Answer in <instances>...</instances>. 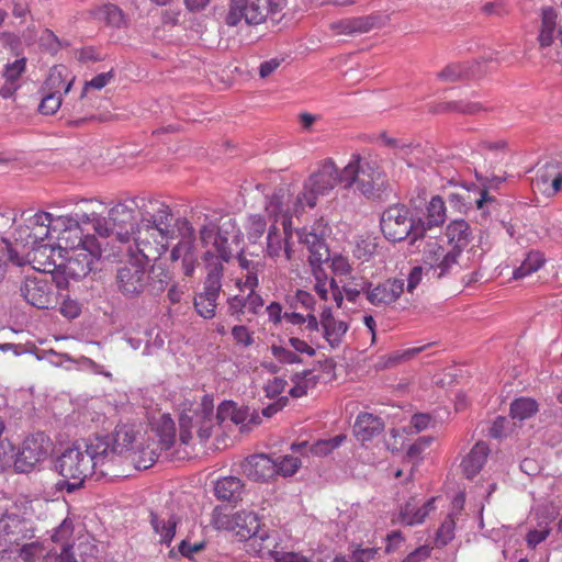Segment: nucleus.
Masks as SVG:
<instances>
[{"label": "nucleus", "instance_id": "f257e3e1", "mask_svg": "<svg viewBox=\"0 0 562 562\" xmlns=\"http://www.w3.org/2000/svg\"><path fill=\"white\" fill-rule=\"evenodd\" d=\"M158 217H144L134 233V244L125 246V261L116 269L115 288L126 299L140 296L149 286L147 267L168 249L175 231L170 229L171 213L168 205L157 204Z\"/></svg>", "mask_w": 562, "mask_h": 562}, {"label": "nucleus", "instance_id": "f03ea898", "mask_svg": "<svg viewBox=\"0 0 562 562\" xmlns=\"http://www.w3.org/2000/svg\"><path fill=\"white\" fill-rule=\"evenodd\" d=\"M211 522L215 529L229 531L238 540L248 541L246 550L255 557H269L274 562H311L300 552L291 551V547L283 543L280 531L262 529L254 512L227 514L217 506L212 513Z\"/></svg>", "mask_w": 562, "mask_h": 562}, {"label": "nucleus", "instance_id": "7ed1b4c3", "mask_svg": "<svg viewBox=\"0 0 562 562\" xmlns=\"http://www.w3.org/2000/svg\"><path fill=\"white\" fill-rule=\"evenodd\" d=\"M265 211L270 225L267 231L266 255L274 261L293 258L292 216L296 213L290 205V188H279L266 203Z\"/></svg>", "mask_w": 562, "mask_h": 562}, {"label": "nucleus", "instance_id": "20e7f679", "mask_svg": "<svg viewBox=\"0 0 562 562\" xmlns=\"http://www.w3.org/2000/svg\"><path fill=\"white\" fill-rule=\"evenodd\" d=\"M132 438V428L122 426L113 437H95L86 443L95 480L124 476L127 442Z\"/></svg>", "mask_w": 562, "mask_h": 562}, {"label": "nucleus", "instance_id": "39448f33", "mask_svg": "<svg viewBox=\"0 0 562 562\" xmlns=\"http://www.w3.org/2000/svg\"><path fill=\"white\" fill-rule=\"evenodd\" d=\"M58 238V258L65 262L66 273L74 279L89 274L94 263L100 259L101 244L92 235H85L76 224Z\"/></svg>", "mask_w": 562, "mask_h": 562}, {"label": "nucleus", "instance_id": "423d86ee", "mask_svg": "<svg viewBox=\"0 0 562 562\" xmlns=\"http://www.w3.org/2000/svg\"><path fill=\"white\" fill-rule=\"evenodd\" d=\"M157 204L165 205L158 200L146 196H133L124 202L116 203L109 211V220L114 226L117 225L119 229L114 232V227L110 228V233L113 232L116 238L125 246L134 244V233L142 224L144 217H148L151 221L158 217Z\"/></svg>", "mask_w": 562, "mask_h": 562}, {"label": "nucleus", "instance_id": "0eeeda50", "mask_svg": "<svg viewBox=\"0 0 562 562\" xmlns=\"http://www.w3.org/2000/svg\"><path fill=\"white\" fill-rule=\"evenodd\" d=\"M23 224H19L13 232L16 246L23 248L42 245L53 233H56V240L64 233L72 228L75 222L69 218L53 217L50 213L38 211L35 213L23 212Z\"/></svg>", "mask_w": 562, "mask_h": 562}, {"label": "nucleus", "instance_id": "6e6552de", "mask_svg": "<svg viewBox=\"0 0 562 562\" xmlns=\"http://www.w3.org/2000/svg\"><path fill=\"white\" fill-rule=\"evenodd\" d=\"M339 176L340 171L331 159L322 161L318 169L304 181L302 191L295 196L290 191V205L293 212L301 213L306 207H315L318 199L329 194L340 182Z\"/></svg>", "mask_w": 562, "mask_h": 562}, {"label": "nucleus", "instance_id": "1a4fd4ad", "mask_svg": "<svg viewBox=\"0 0 562 562\" xmlns=\"http://www.w3.org/2000/svg\"><path fill=\"white\" fill-rule=\"evenodd\" d=\"M340 183L356 190L367 198L373 196L385 182V175L375 160L353 154L349 162L340 170Z\"/></svg>", "mask_w": 562, "mask_h": 562}, {"label": "nucleus", "instance_id": "9d476101", "mask_svg": "<svg viewBox=\"0 0 562 562\" xmlns=\"http://www.w3.org/2000/svg\"><path fill=\"white\" fill-rule=\"evenodd\" d=\"M90 463L91 459H89L86 447L83 450L78 446L66 448L55 461V469L61 476L56 483V488L69 494L81 488L85 481L93 476Z\"/></svg>", "mask_w": 562, "mask_h": 562}, {"label": "nucleus", "instance_id": "9b49d317", "mask_svg": "<svg viewBox=\"0 0 562 562\" xmlns=\"http://www.w3.org/2000/svg\"><path fill=\"white\" fill-rule=\"evenodd\" d=\"M381 229L385 238L391 241L409 238L411 243H415L426 234V225L423 220H415L409 209L403 204L392 205L383 212Z\"/></svg>", "mask_w": 562, "mask_h": 562}, {"label": "nucleus", "instance_id": "f8f14e48", "mask_svg": "<svg viewBox=\"0 0 562 562\" xmlns=\"http://www.w3.org/2000/svg\"><path fill=\"white\" fill-rule=\"evenodd\" d=\"M203 246L213 252V262L222 263L232 257V245L239 246L243 234L237 227L236 221L227 218L220 226L214 223L205 224L200 232Z\"/></svg>", "mask_w": 562, "mask_h": 562}, {"label": "nucleus", "instance_id": "ddd939ff", "mask_svg": "<svg viewBox=\"0 0 562 562\" xmlns=\"http://www.w3.org/2000/svg\"><path fill=\"white\" fill-rule=\"evenodd\" d=\"M284 0H231L225 22L238 25L243 20L248 25H259L270 13L281 11Z\"/></svg>", "mask_w": 562, "mask_h": 562}, {"label": "nucleus", "instance_id": "4468645a", "mask_svg": "<svg viewBox=\"0 0 562 562\" xmlns=\"http://www.w3.org/2000/svg\"><path fill=\"white\" fill-rule=\"evenodd\" d=\"M213 402L204 396L198 409L184 411L179 418L180 441L190 445L193 440V430L196 432L200 442H205L212 435L214 427Z\"/></svg>", "mask_w": 562, "mask_h": 562}, {"label": "nucleus", "instance_id": "2eb2a0df", "mask_svg": "<svg viewBox=\"0 0 562 562\" xmlns=\"http://www.w3.org/2000/svg\"><path fill=\"white\" fill-rule=\"evenodd\" d=\"M204 261L207 269V276L204 281V290L194 299V307L203 318H212L215 315L217 299L222 289L223 267L220 262H213V252H204Z\"/></svg>", "mask_w": 562, "mask_h": 562}, {"label": "nucleus", "instance_id": "dca6fc26", "mask_svg": "<svg viewBox=\"0 0 562 562\" xmlns=\"http://www.w3.org/2000/svg\"><path fill=\"white\" fill-rule=\"evenodd\" d=\"M25 255L20 257L12 248H8L9 260L16 266L29 263L43 276L53 273L56 268L64 267L65 262L58 258V240L55 245L42 244L25 248Z\"/></svg>", "mask_w": 562, "mask_h": 562}, {"label": "nucleus", "instance_id": "f3484780", "mask_svg": "<svg viewBox=\"0 0 562 562\" xmlns=\"http://www.w3.org/2000/svg\"><path fill=\"white\" fill-rule=\"evenodd\" d=\"M52 449L50 439L43 432L26 437L14 460L18 472H29L34 465L46 459Z\"/></svg>", "mask_w": 562, "mask_h": 562}, {"label": "nucleus", "instance_id": "a211bd4d", "mask_svg": "<svg viewBox=\"0 0 562 562\" xmlns=\"http://www.w3.org/2000/svg\"><path fill=\"white\" fill-rule=\"evenodd\" d=\"M458 250H447L437 241L427 244L424 250V262L430 278L441 279L451 274L458 267Z\"/></svg>", "mask_w": 562, "mask_h": 562}, {"label": "nucleus", "instance_id": "6ab92c4d", "mask_svg": "<svg viewBox=\"0 0 562 562\" xmlns=\"http://www.w3.org/2000/svg\"><path fill=\"white\" fill-rule=\"evenodd\" d=\"M52 276L27 277L21 286L25 301L37 307L48 308L54 302Z\"/></svg>", "mask_w": 562, "mask_h": 562}, {"label": "nucleus", "instance_id": "aec40b11", "mask_svg": "<svg viewBox=\"0 0 562 562\" xmlns=\"http://www.w3.org/2000/svg\"><path fill=\"white\" fill-rule=\"evenodd\" d=\"M126 465H133L135 469H148L157 460L160 446L154 440H136L135 431L132 428V438L127 442Z\"/></svg>", "mask_w": 562, "mask_h": 562}, {"label": "nucleus", "instance_id": "412c9836", "mask_svg": "<svg viewBox=\"0 0 562 562\" xmlns=\"http://www.w3.org/2000/svg\"><path fill=\"white\" fill-rule=\"evenodd\" d=\"M66 71V68L64 67H54L50 70L46 85L56 91L43 97L38 105V111L42 114L50 115L56 113L61 105V98L58 94L59 90L64 89V93H68L70 91L74 78H71L68 82H65L64 77Z\"/></svg>", "mask_w": 562, "mask_h": 562}, {"label": "nucleus", "instance_id": "4be33fe9", "mask_svg": "<svg viewBox=\"0 0 562 562\" xmlns=\"http://www.w3.org/2000/svg\"><path fill=\"white\" fill-rule=\"evenodd\" d=\"M436 498L432 497L425 503H420L416 498H411L400 510L393 515L392 522L394 525L415 526L424 522L425 518L435 509Z\"/></svg>", "mask_w": 562, "mask_h": 562}, {"label": "nucleus", "instance_id": "5701e85b", "mask_svg": "<svg viewBox=\"0 0 562 562\" xmlns=\"http://www.w3.org/2000/svg\"><path fill=\"white\" fill-rule=\"evenodd\" d=\"M321 327L323 338L331 349H337L341 346L344 337L349 329L348 323L335 317L331 308L327 306L321 313Z\"/></svg>", "mask_w": 562, "mask_h": 562}, {"label": "nucleus", "instance_id": "b1692460", "mask_svg": "<svg viewBox=\"0 0 562 562\" xmlns=\"http://www.w3.org/2000/svg\"><path fill=\"white\" fill-rule=\"evenodd\" d=\"M241 470L248 479L257 482H266L277 476L274 460L263 453L245 459Z\"/></svg>", "mask_w": 562, "mask_h": 562}, {"label": "nucleus", "instance_id": "393cba45", "mask_svg": "<svg viewBox=\"0 0 562 562\" xmlns=\"http://www.w3.org/2000/svg\"><path fill=\"white\" fill-rule=\"evenodd\" d=\"M300 243L304 244L310 251V262L312 266L321 265L329 260L328 247L324 241V231L316 232V228L302 229L297 232Z\"/></svg>", "mask_w": 562, "mask_h": 562}, {"label": "nucleus", "instance_id": "a878e982", "mask_svg": "<svg viewBox=\"0 0 562 562\" xmlns=\"http://www.w3.org/2000/svg\"><path fill=\"white\" fill-rule=\"evenodd\" d=\"M404 292V280L389 279L366 291L368 301L376 306L394 303Z\"/></svg>", "mask_w": 562, "mask_h": 562}, {"label": "nucleus", "instance_id": "bb28decb", "mask_svg": "<svg viewBox=\"0 0 562 562\" xmlns=\"http://www.w3.org/2000/svg\"><path fill=\"white\" fill-rule=\"evenodd\" d=\"M72 532V522L67 519L55 529L52 540L60 546V552H52L50 562H78L75 557L74 546L69 543Z\"/></svg>", "mask_w": 562, "mask_h": 562}, {"label": "nucleus", "instance_id": "cd10ccee", "mask_svg": "<svg viewBox=\"0 0 562 562\" xmlns=\"http://www.w3.org/2000/svg\"><path fill=\"white\" fill-rule=\"evenodd\" d=\"M179 237V241L172 248L170 257L172 261L182 260L187 257L196 256L194 248V229L184 218H179L175 224Z\"/></svg>", "mask_w": 562, "mask_h": 562}, {"label": "nucleus", "instance_id": "c85d7f7f", "mask_svg": "<svg viewBox=\"0 0 562 562\" xmlns=\"http://www.w3.org/2000/svg\"><path fill=\"white\" fill-rule=\"evenodd\" d=\"M313 267V276L315 278L314 290L319 299L325 302L333 300L337 307H341L344 294L337 282L333 278L329 279L319 265Z\"/></svg>", "mask_w": 562, "mask_h": 562}, {"label": "nucleus", "instance_id": "c756f323", "mask_svg": "<svg viewBox=\"0 0 562 562\" xmlns=\"http://www.w3.org/2000/svg\"><path fill=\"white\" fill-rule=\"evenodd\" d=\"M538 40L543 48L551 46L555 40L558 41L557 46L562 48V29L558 26V12L552 8L542 10Z\"/></svg>", "mask_w": 562, "mask_h": 562}, {"label": "nucleus", "instance_id": "7c9ffc66", "mask_svg": "<svg viewBox=\"0 0 562 562\" xmlns=\"http://www.w3.org/2000/svg\"><path fill=\"white\" fill-rule=\"evenodd\" d=\"M213 491L217 499L238 504L245 494V484L237 476H224L214 482Z\"/></svg>", "mask_w": 562, "mask_h": 562}, {"label": "nucleus", "instance_id": "2f4dec72", "mask_svg": "<svg viewBox=\"0 0 562 562\" xmlns=\"http://www.w3.org/2000/svg\"><path fill=\"white\" fill-rule=\"evenodd\" d=\"M346 439V436L338 435L328 439H319L314 443L310 445L307 441H301L297 443L291 445V450L296 453H301L302 456H316V457H325L329 454L331 451L337 449Z\"/></svg>", "mask_w": 562, "mask_h": 562}, {"label": "nucleus", "instance_id": "473e14b6", "mask_svg": "<svg viewBox=\"0 0 562 562\" xmlns=\"http://www.w3.org/2000/svg\"><path fill=\"white\" fill-rule=\"evenodd\" d=\"M384 429V423L379 416L362 413L358 415L353 425V432L358 440L369 441L380 435Z\"/></svg>", "mask_w": 562, "mask_h": 562}, {"label": "nucleus", "instance_id": "72a5a7b5", "mask_svg": "<svg viewBox=\"0 0 562 562\" xmlns=\"http://www.w3.org/2000/svg\"><path fill=\"white\" fill-rule=\"evenodd\" d=\"M472 232L464 220H454L446 227V237L452 250L459 254L468 246L471 240Z\"/></svg>", "mask_w": 562, "mask_h": 562}, {"label": "nucleus", "instance_id": "f704fd0d", "mask_svg": "<svg viewBox=\"0 0 562 562\" xmlns=\"http://www.w3.org/2000/svg\"><path fill=\"white\" fill-rule=\"evenodd\" d=\"M151 431L158 437L156 441L160 449H169L175 442L176 427L175 423L168 414H160L150 422Z\"/></svg>", "mask_w": 562, "mask_h": 562}, {"label": "nucleus", "instance_id": "c9c22d12", "mask_svg": "<svg viewBox=\"0 0 562 562\" xmlns=\"http://www.w3.org/2000/svg\"><path fill=\"white\" fill-rule=\"evenodd\" d=\"M488 453L490 448L485 442L480 441L474 445V447L461 463L462 470L467 477L471 479L481 471L484 463L486 462Z\"/></svg>", "mask_w": 562, "mask_h": 562}, {"label": "nucleus", "instance_id": "e433bc0d", "mask_svg": "<svg viewBox=\"0 0 562 562\" xmlns=\"http://www.w3.org/2000/svg\"><path fill=\"white\" fill-rule=\"evenodd\" d=\"M24 530V522L14 515H5L0 518V543H19L20 533Z\"/></svg>", "mask_w": 562, "mask_h": 562}, {"label": "nucleus", "instance_id": "4c0bfd02", "mask_svg": "<svg viewBox=\"0 0 562 562\" xmlns=\"http://www.w3.org/2000/svg\"><path fill=\"white\" fill-rule=\"evenodd\" d=\"M491 200L492 199L488 196L486 191H482L480 198L476 200H472L470 192L468 191L462 193H450L448 198L449 204L459 213H467L470 209H472L474 203L476 204L477 209H482L483 204Z\"/></svg>", "mask_w": 562, "mask_h": 562}, {"label": "nucleus", "instance_id": "58836bf2", "mask_svg": "<svg viewBox=\"0 0 562 562\" xmlns=\"http://www.w3.org/2000/svg\"><path fill=\"white\" fill-rule=\"evenodd\" d=\"M150 522L155 532L160 536V542L170 544L176 533V518L173 516L162 517L151 513Z\"/></svg>", "mask_w": 562, "mask_h": 562}, {"label": "nucleus", "instance_id": "ea45409f", "mask_svg": "<svg viewBox=\"0 0 562 562\" xmlns=\"http://www.w3.org/2000/svg\"><path fill=\"white\" fill-rule=\"evenodd\" d=\"M426 211V220H423L426 225V232L434 227H439L445 223L447 218L446 205L439 195L431 198Z\"/></svg>", "mask_w": 562, "mask_h": 562}, {"label": "nucleus", "instance_id": "a19ab883", "mask_svg": "<svg viewBox=\"0 0 562 562\" xmlns=\"http://www.w3.org/2000/svg\"><path fill=\"white\" fill-rule=\"evenodd\" d=\"M21 562H50L52 550H46L40 542L22 546L19 551Z\"/></svg>", "mask_w": 562, "mask_h": 562}, {"label": "nucleus", "instance_id": "79ce46f5", "mask_svg": "<svg viewBox=\"0 0 562 562\" xmlns=\"http://www.w3.org/2000/svg\"><path fill=\"white\" fill-rule=\"evenodd\" d=\"M546 259L540 251H530L522 263L513 272L514 279H522L538 271L544 263Z\"/></svg>", "mask_w": 562, "mask_h": 562}, {"label": "nucleus", "instance_id": "37998d69", "mask_svg": "<svg viewBox=\"0 0 562 562\" xmlns=\"http://www.w3.org/2000/svg\"><path fill=\"white\" fill-rule=\"evenodd\" d=\"M59 218H69L71 220L72 222H75L76 224V227L83 233V229L82 227L80 226L81 223H93L94 224V228L97 231V233L101 236H110V228L102 225V221L101 218L95 214V213H91V214H87V213H79V212H76L71 215H63V216H59Z\"/></svg>", "mask_w": 562, "mask_h": 562}, {"label": "nucleus", "instance_id": "c03bdc74", "mask_svg": "<svg viewBox=\"0 0 562 562\" xmlns=\"http://www.w3.org/2000/svg\"><path fill=\"white\" fill-rule=\"evenodd\" d=\"M537 411V402L529 397L517 398L510 405L512 417L519 420L531 417Z\"/></svg>", "mask_w": 562, "mask_h": 562}, {"label": "nucleus", "instance_id": "a18cd8bd", "mask_svg": "<svg viewBox=\"0 0 562 562\" xmlns=\"http://www.w3.org/2000/svg\"><path fill=\"white\" fill-rule=\"evenodd\" d=\"M246 235L251 243H257L267 229V221L260 214L249 215L245 225Z\"/></svg>", "mask_w": 562, "mask_h": 562}, {"label": "nucleus", "instance_id": "49530a36", "mask_svg": "<svg viewBox=\"0 0 562 562\" xmlns=\"http://www.w3.org/2000/svg\"><path fill=\"white\" fill-rule=\"evenodd\" d=\"M277 475L283 477L294 475L301 468V460L293 456H283L274 460Z\"/></svg>", "mask_w": 562, "mask_h": 562}, {"label": "nucleus", "instance_id": "de8ad7c7", "mask_svg": "<svg viewBox=\"0 0 562 562\" xmlns=\"http://www.w3.org/2000/svg\"><path fill=\"white\" fill-rule=\"evenodd\" d=\"M98 15L103 19L109 25L120 27L124 24V14L114 4H105L98 10Z\"/></svg>", "mask_w": 562, "mask_h": 562}, {"label": "nucleus", "instance_id": "09e8293b", "mask_svg": "<svg viewBox=\"0 0 562 562\" xmlns=\"http://www.w3.org/2000/svg\"><path fill=\"white\" fill-rule=\"evenodd\" d=\"M560 165L555 162L546 164L542 169L538 171L537 177L532 180L533 190H538L542 193V188L549 186L551 182V173H557Z\"/></svg>", "mask_w": 562, "mask_h": 562}, {"label": "nucleus", "instance_id": "8fccbe9b", "mask_svg": "<svg viewBox=\"0 0 562 562\" xmlns=\"http://www.w3.org/2000/svg\"><path fill=\"white\" fill-rule=\"evenodd\" d=\"M454 520L451 517L445 519L436 533V544L438 547L447 546L454 538Z\"/></svg>", "mask_w": 562, "mask_h": 562}, {"label": "nucleus", "instance_id": "3c124183", "mask_svg": "<svg viewBox=\"0 0 562 562\" xmlns=\"http://www.w3.org/2000/svg\"><path fill=\"white\" fill-rule=\"evenodd\" d=\"M25 57L15 59L13 63L8 64L4 69L5 81L10 85L16 83L21 75L25 71Z\"/></svg>", "mask_w": 562, "mask_h": 562}, {"label": "nucleus", "instance_id": "603ef678", "mask_svg": "<svg viewBox=\"0 0 562 562\" xmlns=\"http://www.w3.org/2000/svg\"><path fill=\"white\" fill-rule=\"evenodd\" d=\"M311 372H306L304 375H295L293 379L294 385L290 389V394L293 397H301L307 393L308 387L315 383L311 378Z\"/></svg>", "mask_w": 562, "mask_h": 562}, {"label": "nucleus", "instance_id": "864d4df0", "mask_svg": "<svg viewBox=\"0 0 562 562\" xmlns=\"http://www.w3.org/2000/svg\"><path fill=\"white\" fill-rule=\"evenodd\" d=\"M114 78L113 70L102 72L94 76L91 80L86 81L80 98H85L89 89L101 90Z\"/></svg>", "mask_w": 562, "mask_h": 562}, {"label": "nucleus", "instance_id": "5fc2aeb1", "mask_svg": "<svg viewBox=\"0 0 562 562\" xmlns=\"http://www.w3.org/2000/svg\"><path fill=\"white\" fill-rule=\"evenodd\" d=\"M376 553L375 548L357 549L348 557H337L335 562H367Z\"/></svg>", "mask_w": 562, "mask_h": 562}, {"label": "nucleus", "instance_id": "6e6d98bb", "mask_svg": "<svg viewBox=\"0 0 562 562\" xmlns=\"http://www.w3.org/2000/svg\"><path fill=\"white\" fill-rule=\"evenodd\" d=\"M432 437L423 436L419 437L414 443H412L407 450V457L411 460H418L422 458L423 452L431 445Z\"/></svg>", "mask_w": 562, "mask_h": 562}, {"label": "nucleus", "instance_id": "4d7b16f0", "mask_svg": "<svg viewBox=\"0 0 562 562\" xmlns=\"http://www.w3.org/2000/svg\"><path fill=\"white\" fill-rule=\"evenodd\" d=\"M271 352L273 357L282 363L292 364L301 361L300 357L294 351L282 346L273 345L271 347Z\"/></svg>", "mask_w": 562, "mask_h": 562}, {"label": "nucleus", "instance_id": "13d9d810", "mask_svg": "<svg viewBox=\"0 0 562 562\" xmlns=\"http://www.w3.org/2000/svg\"><path fill=\"white\" fill-rule=\"evenodd\" d=\"M41 45L49 53L55 54L60 48L59 38L50 30H45L40 37Z\"/></svg>", "mask_w": 562, "mask_h": 562}, {"label": "nucleus", "instance_id": "bf43d9fd", "mask_svg": "<svg viewBox=\"0 0 562 562\" xmlns=\"http://www.w3.org/2000/svg\"><path fill=\"white\" fill-rule=\"evenodd\" d=\"M330 268L336 276H349L351 273V265L349 260L341 256L336 255L331 258Z\"/></svg>", "mask_w": 562, "mask_h": 562}, {"label": "nucleus", "instance_id": "052dcab7", "mask_svg": "<svg viewBox=\"0 0 562 562\" xmlns=\"http://www.w3.org/2000/svg\"><path fill=\"white\" fill-rule=\"evenodd\" d=\"M344 25L347 33H363L368 32L371 27V23L367 19L361 18L348 20Z\"/></svg>", "mask_w": 562, "mask_h": 562}, {"label": "nucleus", "instance_id": "680f3d73", "mask_svg": "<svg viewBox=\"0 0 562 562\" xmlns=\"http://www.w3.org/2000/svg\"><path fill=\"white\" fill-rule=\"evenodd\" d=\"M551 182L549 186L542 188V194L552 196L562 188V167L558 169L557 173H551Z\"/></svg>", "mask_w": 562, "mask_h": 562}, {"label": "nucleus", "instance_id": "e2e57ef3", "mask_svg": "<svg viewBox=\"0 0 562 562\" xmlns=\"http://www.w3.org/2000/svg\"><path fill=\"white\" fill-rule=\"evenodd\" d=\"M236 411V404L234 402H223L216 412V420L218 423H224L226 420H232V417Z\"/></svg>", "mask_w": 562, "mask_h": 562}, {"label": "nucleus", "instance_id": "0e129e2a", "mask_svg": "<svg viewBox=\"0 0 562 562\" xmlns=\"http://www.w3.org/2000/svg\"><path fill=\"white\" fill-rule=\"evenodd\" d=\"M286 381L282 378H274L272 381H269L265 386V392L268 397H277L279 396L285 389Z\"/></svg>", "mask_w": 562, "mask_h": 562}, {"label": "nucleus", "instance_id": "69168bd1", "mask_svg": "<svg viewBox=\"0 0 562 562\" xmlns=\"http://www.w3.org/2000/svg\"><path fill=\"white\" fill-rule=\"evenodd\" d=\"M296 305L304 307L307 311L313 312L315 310L314 296L304 290H297L295 294Z\"/></svg>", "mask_w": 562, "mask_h": 562}, {"label": "nucleus", "instance_id": "338daca9", "mask_svg": "<svg viewBox=\"0 0 562 562\" xmlns=\"http://www.w3.org/2000/svg\"><path fill=\"white\" fill-rule=\"evenodd\" d=\"M263 306V300L260 295L255 293L254 291L248 294L244 302V308L252 314L258 313V311Z\"/></svg>", "mask_w": 562, "mask_h": 562}, {"label": "nucleus", "instance_id": "774afa93", "mask_svg": "<svg viewBox=\"0 0 562 562\" xmlns=\"http://www.w3.org/2000/svg\"><path fill=\"white\" fill-rule=\"evenodd\" d=\"M431 548L429 546H420L411 552L403 562H420L430 555Z\"/></svg>", "mask_w": 562, "mask_h": 562}]
</instances>
